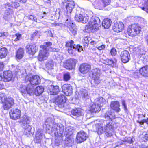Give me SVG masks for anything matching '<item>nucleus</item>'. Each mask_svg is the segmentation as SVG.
I'll return each instance as SVG.
<instances>
[{"mask_svg":"<svg viewBox=\"0 0 148 148\" xmlns=\"http://www.w3.org/2000/svg\"><path fill=\"white\" fill-rule=\"evenodd\" d=\"M8 54V51L6 47H2L0 48V59L6 58Z\"/></svg>","mask_w":148,"mask_h":148,"instance_id":"obj_25","label":"nucleus"},{"mask_svg":"<svg viewBox=\"0 0 148 148\" xmlns=\"http://www.w3.org/2000/svg\"><path fill=\"white\" fill-rule=\"evenodd\" d=\"M15 35L16 36V37L14 41L15 42H16L19 40L21 38V35L18 33H16Z\"/></svg>","mask_w":148,"mask_h":148,"instance_id":"obj_49","label":"nucleus"},{"mask_svg":"<svg viewBox=\"0 0 148 148\" xmlns=\"http://www.w3.org/2000/svg\"><path fill=\"white\" fill-rule=\"evenodd\" d=\"M62 88L63 92L67 96L71 95L73 92L72 87L69 84H64L62 86Z\"/></svg>","mask_w":148,"mask_h":148,"instance_id":"obj_17","label":"nucleus"},{"mask_svg":"<svg viewBox=\"0 0 148 148\" xmlns=\"http://www.w3.org/2000/svg\"><path fill=\"white\" fill-rule=\"evenodd\" d=\"M8 10H6L4 12V14L6 16H7L10 15L13 12V11L10 8H8Z\"/></svg>","mask_w":148,"mask_h":148,"instance_id":"obj_42","label":"nucleus"},{"mask_svg":"<svg viewBox=\"0 0 148 148\" xmlns=\"http://www.w3.org/2000/svg\"><path fill=\"white\" fill-rule=\"evenodd\" d=\"M141 8L143 10L148 12V0L145 1L144 2V7Z\"/></svg>","mask_w":148,"mask_h":148,"instance_id":"obj_40","label":"nucleus"},{"mask_svg":"<svg viewBox=\"0 0 148 148\" xmlns=\"http://www.w3.org/2000/svg\"><path fill=\"white\" fill-rule=\"evenodd\" d=\"M120 57L123 63L128 62L130 58V54L129 52L125 50L121 52Z\"/></svg>","mask_w":148,"mask_h":148,"instance_id":"obj_16","label":"nucleus"},{"mask_svg":"<svg viewBox=\"0 0 148 148\" xmlns=\"http://www.w3.org/2000/svg\"><path fill=\"white\" fill-rule=\"evenodd\" d=\"M140 148H148V147L145 145H142Z\"/></svg>","mask_w":148,"mask_h":148,"instance_id":"obj_62","label":"nucleus"},{"mask_svg":"<svg viewBox=\"0 0 148 148\" xmlns=\"http://www.w3.org/2000/svg\"><path fill=\"white\" fill-rule=\"evenodd\" d=\"M72 117L76 119L83 115V113L82 110L80 108H76L72 110L71 111Z\"/></svg>","mask_w":148,"mask_h":148,"instance_id":"obj_20","label":"nucleus"},{"mask_svg":"<svg viewBox=\"0 0 148 148\" xmlns=\"http://www.w3.org/2000/svg\"><path fill=\"white\" fill-rule=\"evenodd\" d=\"M29 82L30 84L28 85V89L30 88V90L32 92H33L32 89L33 87H35L36 86L39 84L40 82V77L37 75H34L30 78Z\"/></svg>","mask_w":148,"mask_h":148,"instance_id":"obj_7","label":"nucleus"},{"mask_svg":"<svg viewBox=\"0 0 148 148\" xmlns=\"http://www.w3.org/2000/svg\"><path fill=\"white\" fill-rule=\"evenodd\" d=\"M137 122L139 123L140 124L143 125L145 123H146L147 124H148V118L146 119H144L142 120L141 121H137Z\"/></svg>","mask_w":148,"mask_h":148,"instance_id":"obj_47","label":"nucleus"},{"mask_svg":"<svg viewBox=\"0 0 148 148\" xmlns=\"http://www.w3.org/2000/svg\"><path fill=\"white\" fill-rule=\"evenodd\" d=\"M91 73L92 79L91 84L92 86L96 87L101 82V71L99 69L95 68L92 70Z\"/></svg>","mask_w":148,"mask_h":148,"instance_id":"obj_3","label":"nucleus"},{"mask_svg":"<svg viewBox=\"0 0 148 148\" xmlns=\"http://www.w3.org/2000/svg\"><path fill=\"white\" fill-rule=\"evenodd\" d=\"M52 124V119L51 118H48L46 119L45 121V125L46 126V128L50 130L51 127H50Z\"/></svg>","mask_w":148,"mask_h":148,"instance_id":"obj_34","label":"nucleus"},{"mask_svg":"<svg viewBox=\"0 0 148 148\" xmlns=\"http://www.w3.org/2000/svg\"><path fill=\"white\" fill-rule=\"evenodd\" d=\"M52 44L50 42H46L44 43L43 45L40 46L42 49L40 50L38 57V60L40 61L47 59L49 53V51H58L59 49L51 47Z\"/></svg>","mask_w":148,"mask_h":148,"instance_id":"obj_1","label":"nucleus"},{"mask_svg":"<svg viewBox=\"0 0 148 148\" xmlns=\"http://www.w3.org/2000/svg\"><path fill=\"white\" fill-rule=\"evenodd\" d=\"M5 5V6H7L8 7H10V6H11V5H10V3H9V2L7 3Z\"/></svg>","mask_w":148,"mask_h":148,"instance_id":"obj_57","label":"nucleus"},{"mask_svg":"<svg viewBox=\"0 0 148 148\" xmlns=\"http://www.w3.org/2000/svg\"><path fill=\"white\" fill-rule=\"evenodd\" d=\"M47 68L48 69H52L53 68V64L52 62H49L46 65Z\"/></svg>","mask_w":148,"mask_h":148,"instance_id":"obj_46","label":"nucleus"},{"mask_svg":"<svg viewBox=\"0 0 148 148\" xmlns=\"http://www.w3.org/2000/svg\"><path fill=\"white\" fill-rule=\"evenodd\" d=\"M36 50V47L35 45H30L28 47V54L33 56L35 53Z\"/></svg>","mask_w":148,"mask_h":148,"instance_id":"obj_33","label":"nucleus"},{"mask_svg":"<svg viewBox=\"0 0 148 148\" xmlns=\"http://www.w3.org/2000/svg\"><path fill=\"white\" fill-rule=\"evenodd\" d=\"M106 46L102 42H98L96 45V48L99 50H104Z\"/></svg>","mask_w":148,"mask_h":148,"instance_id":"obj_35","label":"nucleus"},{"mask_svg":"<svg viewBox=\"0 0 148 148\" xmlns=\"http://www.w3.org/2000/svg\"><path fill=\"white\" fill-rule=\"evenodd\" d=\"M35 87H33L32 89L33 91L32 93L30 90L31 89L30 88L28 89V94L30 95H32L35 94L36 96H39L41 95L43 92L44 90V88L42 86H38L37 87L35 88Z\"/></svg>","mask_w":148,"mask_h":148,"instance_id":"obj_13","label":"nucleus"},{"mask_svg":"<svg viewBox=\"0 0 148 148\" xmlns=\"http://www.w3.org/2000/svg\"><path fill=\"white\" fill-rule=\"evenodd\" d=\"M144 138L147 140H148V134H145Z\"/></svg>","mask_w":148,"mask_h":148,"instance_id":"obj_56","label":"nucleus"},{"mask_svg":"<svg viewBox=\"0 0 148 148\" xmlns=\"http://www.w3.org/2000/svg\"><path fill=\"white\" fill-rule=\"evenodd\" d=\"M98 42L92 40L90 42V44L91 45H97V43Z\"/></svg>","mask_w":148,"mask_h":148,"instance_id":"obj_52","label":"nucleus"},{"mask_svg":"<svg viewBox=\"0 0 148 148\" xmlns=\"http://www.w3.org/2000/svg\"><path fill=\"white\" fill-rule=\"evenodd\" d=\"M28 116L27 115L24 114L22 116V119L21 121L22 124L25 126L27 123Z\"/></svg>","mask_w":148,"mask_h":148,"instance_id":"obj_36","label":"nucleus"},{"mask_svg":"<svg viewBox=\"0 0 148 148\" xmlns=\"http://www.w3.org/2000/svg\"><path fill=\"white\" fill-rule=\"evenodd\" d=\"M28 19L31 20H33L34 21L36 20V18L34 17V16L32 15H30L29 17H28Z\"/></svg>","mask_w":148,"mask_h":148,"instance_id":"obj_53","label":"nucleus"},{"mask_svg":"<svg viewBox=\"0 0 148 148\" xmlns=\"http://www.w3.org/2000/svg\"><path fill=\"white\" fill-rule=\"evenodd\" d=\"M4 65L3 62H0V69L3 68L4 67Z\"/></svg>","mask_w":148,"mask_h":148,"instance_id":"obj_55","label":"nucleus"},{"mask_svg":"<svg viewBox=\"0 0 148 148\" xmlns=\"http://www.w3.org/2000/svg\"><path fill=\"white\" fill-rule=\"evenodd\" d=\"M20 92L24 96L26 95L28 93L27 87H23L21 88Z\"/></svg>","mask_w":148,"mask_h":148,"instance_id":"obj_39","label":"nucleus"},{"mask_svg":"<svg viewBox=\"0 0 148 148\" xmlns=\"http://www.w3.org/2000/svg\"><path fill=\"white\" fill-rule=\"evenodd\" d=\"M91 101H93V103L99 106L100 107L103 106L106 103L105 99L101 97H94Z\"/></svg>","mask_w":148,"mask_h":148,"instance_id":"obj_15","label":"nucleus"},{"mask_svg":"<svg viewBox=\"0 0 148 148\" xmlns=\"http://www.w3.org/2000/svg\"><path fill=\"white\" fill-rule=\"evenodd\" d=\"M3 88L1 85L0 84V90L3 89Z\"/></svg>","mask_w":148,"mask_h":148,"instance_id":"obj_63","label":"nucleus"},{"mask_svg":"<svg viewBox=\"0 0 148 148\" xmlns=\"http://www.w3.org/2000/svg\"><path fill=\"white\" fill-rule=\"evenodd\" d=\"M103 125L101 123H97L93 127H95L96 131L99 134H101L103 132H105V129H103Z\"/></svg>","mask_w":148,"mask_h":148,"instance_id":"obj_28","label":"nucleus"},{"mask_svg":"<svg viewBox=\"0 0 148 148\" xmlns=\"http://www.w3.org/2000/svg\"><path fill=\"white\" fill-rule=\"evenodd\" d=\"M83 44L84 46L88 47L89 44V40L87 37H85L83 40Z\"/></svg>","mask_w":148,"mask_h":148,"instance_id":"obj_43","label":"nucleus"},{"mask_svg":"<svg viewBox=\"0 0 148 148\" xmlns=\"http://www.w3.org/2000/svg\"><path fill=\"white\" fill-rule=\"evenodd\" d=\"M111 19L108 18H106L104 19L102 22V26L104 28L108 29L111 26Z\"/></svg>","mask_w":148,"mask_h":148,"instance_id":"obj_32","label":"nucleus"},{"mask_svg":"<svg viewBox=\"0 0 148 148\" xmlns=\"http://www.w3.org/2000/svg\"><path fill=\"white\" fill-rule=\"evenodd\" d=\"M99 18L97 17H92L87 25L88 28L94 32L98 30L101 26Z\"/></svg>","mask_w":148,"mask_h":148,"instance_id":"obj_4","label":"nucleus"},{"mask_svg":"<svg viewBox=\"0 0 148 148\" xmlns=\"http://www.w3.org/2000/svg\"><path fill=\"white\" fill-rule=\"evenodd\" d=\"M5 32H1L0 33V37L3 36H5L6 35Z\"/></svg>","mask_w":148,"mask_h":148,"instance_id":"obj_54","label":"nucleus"},{"mask_svg":"<svg viewBox=\"0 0 148 148\" xmlns=\"http://www.w3.org/2000/svg\"><path fill=\"white\" fill-rule=\"evenodd\" d=\"M145 40L147 42V43L148 45V36H146L145 37Z\"/></svg>","mask_w":148,"mask_h":148,"instance_id":"obj_58","label":"nucleus"},{"mask_svg":"<svg viewBox=\"0 0 148 148\" xmlns=\"http://www.w3.org/2000/svg\"><path fill=\"white\" fill-rule=\"evenodd\" d=\"M14 104V100L13 98L9 97H7L5 93L0 92V104L2 105V109L8 110L12 107Z\"/></svg>","mask_w":148,"mask_h":148,"instance_id":"obj_2","label":"nucleus"},{"mask_svg":"<svg viewBox=\"0 0 148 148\" xmlns=\"http://www.w3.org/2000/svg\"><path fill=\"white\" fill-rule=\"evenodd\" d=\"M99 106L93 103H91L90 104L89 110L93 113H96L99 112L101 110V108Z\"/></svg>","mask_w":148,"mask_h":148,"instance_id":"obj_26","label":"nucleus"},{"mask_svg":"<svg viewBox=\"0 0 148 148\" xmlns=\"http://www.w3.org/2000/svg\"><path fill=\"white\" fill-rule=\"evenodd\" d=\"M81 95L83 98L85 99H89L90 96L88 92L86 90H84L82 91L81 94Z\"/></svg>","mask_w":148,"mask_h":148,"instance_id":"obj_37","label":"nucleus"},{"mask_svg":"<svg viewBox=\"0 0 148 148\" xmlns=\"http://www.w3.org/2000/svg\"><path fill=\"white\" fill-rule=\"evenodd\" d=\"M102 62L104 64L107 65H109L112 67H114L115 64L116 60L113 61L112 59H102Z\"/></svg>","mask_w":148,"mask_h":148,"instance_id":"obj_30","label":"nucleus"},{"mask_svg":"<svg viewBox=\"0 0 148 148\" xmlns=\"http://www.w3.org/2000/svg\"><path fill=\"white\" fill-rule=\"evenodd\" d=\"M1 77L2 81L5 82H7L12 80L13 75L11 71H5L3 72V76H1Z\"/></svg>","mask_w":148,"mask_h":148,"instance_id":"obj_10","label":"nucleus"},{"mask_svg":"<svg viewBox=\"0 0 148 148\" xmlns=\"http://www.w3.org/2000/svg\"><path fill=\"white\" fill-rule=\"evenodd\" d=\"M124 25L122 22H118L115 23L113 27L114 30L116 32H122L123 29Z\"/></svg>","mask_w":148,"mask_h":148,"instance_id":"obj_21","label":"nucleus"},{"mask_svg":"<svg viewBox=\"0 0 148 148\" xmlns=\"http://www.w3.org/2000/svg\"><path fill=\"white\" fill-rule=\"evenodd\" d=\"M9 116L12 120H18L21 118V111L17 108L12 109L9 112Z\"/></svg>","mask_w":148,"mask_h":148,"instance_id":"obj_9","label":"nucleus"},{"mask_svg":"<svg viewBox=\"0 0 148 148\" xmlns=\"http://www.w3.org/2000/svg\"><path fill=\"white\" fill-rule=\"evenodd\" d=\"M105 6L109 5L110 2V0H101Z\"/></svg>","mask_w":148,"mask_h":148,"instance_id":"obj_48","label":"nucleus"},{"mask_svg":"<svg viewBox=\"0 0 148 148\" xmlns=\"http://www.w3.org/2000/svg\"><path fill=\"white\" fill-rule=\"evenodd\" d=\"M56 25L57 26H62L63 24L61 23H57L56 24Z\"/></svg>","mask_w":148,"mask_h":148,"instance_id":"obj_59","label":"nucleus"},{"mask_svg":"<svg viewBox=\"0 0 148 148\" xmlns=\"http://www.w3.org/2000/svg\"><path fill=\"white\" fill-rule=\"evenodd\" d=\"M66 45L69 47L68 49V52L70 54H74V52L76 50L80 52L83 50L82 46L78 45H76L74 44V42L73 40H70L67 42Z\"/></svg>","mask_w":148,"mask_h":148,"instance_id":"obj_5","label":"nucleus"},{"mask_svg":"<svg viewBox=\"0 0 148 148\" xmlns=\"http://www.w3.org/2000/svg\"><path fill=\"white\" fill-rule=\"evenodd\" d=\"M24 49L22 48H20L16 52L15 57L18 59L20 60L24 56Z\"/></svg>","mask_w":148,"mask_h":148,"instance_id":"obj_29","label":"nucleus"},{"mask_svg":"<svg viewBox=\"0 0 148 148\" xmlns=\"http://www.w3.org/2000/svg\"><path fill=\"white\" fill-rule=\"evenodd\" d=\"M52 101L58 105L59 107L62 108L63 107V103L66 102L65 96L62 94H60L55 97L54 99H53Z\"/></svg>","mask_w":148,"mask_h":148,"instance_id":"obj_8","label":"nucleus"},{"mask_svg":"<svg viewBox=\"0 0 148 148\" xmlns=\"http://www.w3.org/2000/svg\"><path fill=\"white\" fill-rule=\"evenodd\" d=\"M12 7L14 8H17L19 6V3L16 2H12Z\"/></svg>","mask_w":148,"mask_h":148,"instance_id":"obj_50","label":"nucleus"},{"mask_svg":"<svg viewBox=\"0 0 148 148\" xmlns=\"http://www.w3.org/2000/svg\"><path fill=\"white\" fill-rule=\"evenodd\" d=\"M105 117L106 119L112 121V120L115 118V116L114 113H112L111 111H107L105 114Z\"/></svg>","mask_w":148,"mask_h":148,"instance_id":"obj_31","label":"nucleus"},{"mask_svg":"<svg viewBox=\"0 0 148 148\" xmlns=\"http://www.w3.org/2000/svg\"><path fill=\"white\" fill-rule=\"evenodd\" d=\"M112 126L109 123H107L105 125L104 129L105 134L108 137H111L112 135Z\"/></svg>","mask_w":148,"mask_h":148,"instance_id":"obj_22","label":"nucleus"},{"mask_svg":"<svg viewBox=\"0 0 148 148\" xmlns=\"http://www.w3.org/2000/svg\"><path fill=\"white\" fill-rule=\"evenodd\" d=\"M71 26L69 28V29L70 32L73 35H75L77 33V29L76 27L73 25Z\"/></svg>","mask_w":148,"mask_h":148,"instance_id":"obj_38","label":"nucleus"},{"mask_svg":"<svg viewBox=\"0 0 148 148\" xmlns=\"http://www.w3.org/2000/svg\"><path fill=\"white\" fill-rule=\"evenodd\" d=\"M116 51L114 48H112L110 51L111 55L112 56H115L116 54Z\"/></svg>","mask_w":148,"mask_h":148,"instance_id":"obj_51","label":"nucleus"},{"mask_svg":"<svg viewBox=\"0 0 148 148\" xmlns=\"http://www.w3.org/2000/svg\"><path fill=\"white\" fill-rule=\"evenodd\" d=\"M120 103L117 101H112L110 104V107L111 109L117 113L119 112L121 110L120 108Z\"/></svg>","mask_w":148,"mask_h":148,"instance_id":"obj_18","label":"nucleus"},{"mask_svg":"<svg viewBox=\"0 0 148 148\" xmlns=\"http://www.w3.org/2000/svg\"><path fill=\"white\" fill-rule=\"evenodd\" d=\"M124 107V109L125 110H126V109H127V108H126V105H125V106H123Z\"/></svg>","mask_w":148,"mask_h":148,"instance_id":"obj_64","label":"nucleus"},{"mask_svg":"<svg viewBox=\"0 0 148 148\" xmlns=\"http://www.w3.org/2000/svg\"><path fill=\"white\" fill-rule=\"evenodd\" d=\"M37 34V33L36 32H35L34 33L32 36V38L34 37L35 36H36V35Z\"/></svg>","mask_w":148,"mask_h":148,"instance_id":"obj_61","label":"nucleus"},{"mask_svg":"<svg viewBox=\"0 0 148 148\" xmlns=\"http://www.w3.org/2000/svg\"><path fill=\"white\" fill-rule=\"evenodd\" d=\"M139 72L143 76L148 77V66H145L141 67L139 69Z\"/></svg>","mask_w":148,"mask_h":148,"instance_id":"obj_27","label":"nucleus"},{"mask_svg":"<svg viewBox=\"0 0 148 148\" xmlns=\"http://www.w3.org/2000/svg\"><path fill=\"white\" fill-rule=\"evenodd\" d=\"M88 138L86 133L83 131H80L77 134L76 141L77 143H81L85 141Z\"/></svg>","mask_w":148,"mask_h":148,"instance_id":"obj_11","label":"nucleus"},{"mask_svg":"<svg viewBox=\"0 0 148 148\" xmlns=\"http://www.w3.org/2000/svg\"><path fill=\"white\" fill-rule=\"evenodd\" d=\"M91 69L90 66L86 63H84L80 65L79 71L81 73L83 74L87 73Z\"/></svg>","mask_w":148,"mask_h":148,"instance_id":"obj_19","label":"nucleus"},{"mask_svg":"<svg viewBox=\"0 0 148 148\" xmlns=\"http://www.w3.org/2000/svg\"><path fill=\"white\" fill-rule=\"evenodd\" d=\"M58 130L60 132V133L61 134H62L64 131V127L61 124L59 125L58 127Z\"/></svg>","mask_w":148,"mask_h":148,"instance_id":"obj_45","label":"nucleus"},{"mask_svg":"<svg viewBox=\"0 0 148 148\" xmlns=\"http://www.w3.org/2000/svg\"><path fill=\"white\" fill-rule=\"evenodd\" d=\"M43 131L42 129H38L36 134L35 140L36 143H39L42 138Z\"/></svg>","mask_w":148,"mask_h":148,"instance_id":"obj_24","label":"nucleus"},{"mask_svg":"<svg viewBox=\"0 0 148 148\" xmlns=\"http://www.w3.org/2000/svg\"><path fill=\"white\" fill-rule=\"evenodd\" d=\"M127 33L130 36H135L138 34L141 31V28L136 24H133L127 29Z\"/></svg>","mask_w":148,"mask_h":148,"instance_id":"obj_6","label":"nucleus"},{"mask_svg":"<svg viewBox=\"0 0 148 148\" xmlns=\"http://www.w3.org/2000/svg\"><path fill=\"white\" fill-rule=\"evenodd\" d=\"M75 20L83 23H86L88 20V16L86 14H77L75 16Z\"/></svg>","mask_w":148,"mask_h":148,"instance_id":"obj_12","label":"nucleus"},{"mask_svg":"<svg viewBox=\"0 0 148 148\" xmlns=\"http://www.w3.org/2000/svg\"><path fill=\"white\" fill-rule=\"evenodd\" d=\"M77 62V60L75 59H70L66 61L64 66L66 69L70 70L75 67Z\"/></svg>","mask_w":148,"mask_h":148,"instance_id":"obj_14","label":"nucleus"},{"mask_svg":"<svg viewBox=\"0 0 148 148\" xmlns=\"http://www.w3.org/2000/svg\"><path fill=\"white\" fill-rule=\"evenodd\" d=\"M49 88V94L51 95H56L59 92V86L57 85L55 86L53 85H51Z\"/></svg>","mask_w":148,"mask_h":148,"instance_id":"obj_23","label":"nucleus"},{"mask_svg":"<svg viewBox=\"0 0 148 148\" xmlns=\"http://www.w3.org/2000/svg\"><path fill=\"white\" fill-rule=\"evenodd\" d=\"M71 78L70 75L69 73H66L64 74L63 79L65 81H68Z\"/></svg>","mask_w":148,"mask_h":148,"instance_id":"obj_41","label":"nucleus"},{"mask_svg":"<svg viewBox=\"0 0 148 148\" xmlns=\"http://www.w3.org/2000/svg\"><path fill=\"white\" fill-rule=\"evenodd\" d=\"M58 126L57 124L54 123L53 126H52V128L53 129V130L55 131L56 132H58Z\"/></svg>","mask_w":148,"mask_h":148,"instance_id":"obj_44","label":"nucleus"},{"mask_svg":"<svg viewBox=\"0 0 148 148\" xmlns=\"http://www.w3.org/2000/svg\"><path fill=\"white\" fill-rule=\"evenodd\" d=\"M122 104L123 106L126 105L125 101L124 100H123L122 101Z\"/></svg>","mask_w":148,"mask_h":148,"instance_id":"obj_60","label":"nucleus"}]
</instances>
